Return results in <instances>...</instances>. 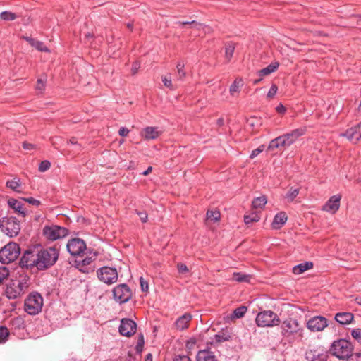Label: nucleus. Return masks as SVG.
<instances>
[{
	"label": "nucleus",
	"instance_id": "obj_1",
	"mask_svg": "<svg viewBox=\"0 0 361 361\" xmlns=\"http://www.w3.org/2000/svg\"><path fill=\"white\" fill-rule=\"evenodd\" d=\"M59 255V250L55 247L41 249L37 251V270H46L54 266Z\"/></svg>",
	"mask_w": 361,
	"mask_h": 361
},
{
	"label": "nucleus",
	"instance_id": "obj_2",
	"mask_svg": "<svg viewBox=\"0 0 361 361\" xmlns=\"http://www.w3.org/2000/svg\"><path fill=\"white\" fill-rule=\"evenodd\" d=\"M29 278L27 276L21 277L20 280L12 281L7 284L5 294L8 299L20 298L27 291L29 287Z\"/></svg>",
	"mask_w": 361,
	"mask_h": 361
},
{
	"label": "nucleus",
	"instance_id": "obj_3",
	"mask_svg": "<svg viewBox=\"0 0 361 361\" xmlns=\"http://www.w3.org/2000/svg\"><path fill=\"white\" fill-rule=\"evenodd\" d=\"M353 350L352 343L343 338L334 341L330 347L331 353L340 360H348Z\"/></svg>",
	"mask_w": 361,
	"mask_h": 361
},
{
	"label": "nucleus",
	"instance_id": "obj_4",
	"mask_svg": "<svg viewBox=\"0 0 361 361\" xmlns=\"http://www.w3.org/2000/svg\"><path fill=\"white\" fill-rule=\"evenodd\" d=\"M20 253L19 245L11 242L0 250V262L8 264L15 261Z\"/></svg>",
	"mask_w": 361,
	"mask_h": 361
},
{
	"label": "nucleus",
	"instance_id": "obj_5",
	"mask_svg": "<svg viewBox=\"0 0 361 361\" xmlns=\"http://www.w3.org/2000/svg\"><path fill=\"white\" fill-rule=\"evenodd\" d=\"M43 305V298L37 292L30 293L24 302L25 311L30 314L35 315L38 314Z\"/></svg>",
	"mask_w": 361,
	"mask_h": 361
},
{
	"label": "nucleus",
	"instance_id": "obj_6",
	"mask_svg": "<svg viewBox=\"0 0 361 361\" xmlns=\"http://www.w3.org/2000/svg\"><path fill=\"white\" fill-rule=\"evenodd\" d=\"M280 318L271 310H264L259 312L255 322L259 327H271L280 324Z\"/></svg>",
	"mask_w": 361,
	"mask_h": 361
},
{
	"label": "nucleus",
	"instance_id": "obj_7",
	"mask_svg": "<svg viewBox=\"0 0 361 361\" xmlns=\"http://www.w3.org/2000/svg\"><path fill=\"white\" fill-rule=\"evenodd\" d=\"M44 237L49 241H54L66 237L69 231L65 227L57 225H46L42 230Z\"/></svg>",
	"mask_w": 361,
	"mask_h": 361
},
{
	"label": "nucleus",
	"instance_id": "obj_8",
	"mask_svg": "<svg viewBox=\"0 0 361 361\" xmlns=\"http://www.w3.org/2000/svg\"><path fill=\"white\" fill-rule=\"evenodd\" d=\"M1 231L10 237H16L20 231L19 221L13 216L4 217L0 222Z\"/></svg>",
	"mask_w": 361,
	"mask_h": 361
},
{
	"label": "nucleus",
	"instance_id": "obj_9",
	"mask_svg": "<svg viewBox=\"0 0 361 361\" xmlns=\"http://www.w3.org/2000/svg\"><path fill=\"white\" fill-rule=\"evenodd\" d=\"M66 248L71 255L80 257L84 253L85 250L87 249V246L82 239L74 238L68 241Z\"/></svg>",
	"mask_w": 361,
	"mask_h": 361
},
{
	"label": "nucleus",
	"instance_id": "obj_10",
	"mask_svg": "<svg viewBox=\"0 0 361 361\" xmlns=\"http://www.w3.org/2000/svg\"><path fill=\"white\" fill-rule=\"evenodd\" d=\"M97 273L99 279L107 284H112L118 279V273L115 268L103 267Z\"/></svg>",
	"mask_w": 361,
	"mask_h": 361
},
{
	"label": "nucleus",
	"instance_id": "obj_11",
	"mask_svg": "<svg viewBox=\"0 0 361 361\" xmlns=\"http://www.w3.org/2000/svg\"><path fill=\"white\" fill-rule=\"evenodd\" d=\"M114 298L119 303L128 302L132 297L130 288L126 283L119 284L113 290Z\"/></svg>",
	"mask_w": 361,
	"mask_h": 361
},
{
	"label": "nucleus",
	"instance_id": "obj_12",
	"mask_svg": "<svg viewBox=\"0 0 361 361\" xmlns=\"http://www.w3.org/2000/svg\"><path fill=\"white\" fill-rule=\"evenodd\" d=\"M281 333L284 337H288L302 331L298 322L292 318L284 320L281 324Z\"/></svg>",
	"mask_w": 361,
	"mask_h": 361
},
{
	"label": "nucleus",
	"instance_id": "obj_13",
	"mask_svg": "<svg viewBox=\"0 0 361 361\" xmlns=\"http://www.w3.org/2000/svg\"><path fill=\"white\" fill-rule=\"evenodd\" d=\"M37 252L35 250H26L20 259V266L27 269L35 267L37 269Z\"/></svg>",
	"mask_w": 361,
	"mask_h": 361
},
{
	"label": "nucleus",
	"instance_id": "obj_14",
	"mask_svg": "<svg viewBox=\"0 0 361 361\" xmlns=\"http://www.w3.org/2000/svg\"><path fill=\"white\" fill-rule=\"evenodd\" d=\"M328 326V320L322 316H314L307 322V328L313 332L322 331Z\"/></svg>",
	"mask_w": 361,
	"mask_h": 361
},
{
	"label": "nucleus",
	"instance_id": "obj_15",
	"mask_svg": "<svg viewBox=\"0 0 361 361\" xmlns=\"http://www.w3.org/2000/svg\"><path fill=\"white\" fill-rule=\"evenodd\" d=\"M137 324L131 319L124 318L121 321L119 333L124 336L130 337L136 331Z\"/></svg>",
	"mask_w": 361,
	"mask_h": 361
},
{
	"label": "nucleus",
	"instance_id": "obj_16",
	"mask_svg": "<svg viewBox=\"0 0 361 361\" xmlns=\"http://www.w3.org/2000/svg\"><path fill=\"white\" fill-rule=\"evenodd\" d=\"M328 357L327 351L321 348L309 350L305 353L307 361H327Z\"/></svg>",
	"mask_w": 361,
	"mask_h": 361
},
{
	"label": "nucleus",
	"instance_id": "obj_17",
	"mask_svg": "<svg viewBox=\"0 0 361 361\" xmlns=\"http://www.w3.org/2000/svg\"><path fill=\"white\" fill-rule=\"evenodd\" d=\"M341 195H336L331 197L329 200L323 206L322 209L324 211L334 214L340 207V201Z\"/></svg>",
	"mask_w": 361,
	"mask_h": 361
},
{
	"label": "nucleus",
	"instance_id": "obj_18",
	"mask_svg": "<svg viewBox=\"0 0 361 361\" xmlns=\"http://www.w3.org/2000/svg\"><path fill=\"white\" fill-rule=\"evenodd\" d=\"M279 66V63L278 61L271 62L268 66L264 68H262L257 71V75L260 78L259 79H256L253 81L254 84H257L262 80V77L268 75L274 72H275Z\"/></svg>",
	"mask_w": 361,
	"mask_h": 361
},
{
	"label": "nucleus",
	"instance_id": "obj_19",
	"mask_svg": "<svg viewBox=\"0 0 361 361\" xmlns=\"http://www.w3.org/2000/svg\"><path fill=\"white\" fill-rule=\"evenodd\" d=\"M343 136L346 137L348 140L351 141L357 142L361 139V122L348 129Z\"/></svg>",
	"mask_w": 361,
	"mask_h": 361
},
{
	"label": "nucleus",
	"instance_id": "obj_20",
	"mask_svg": "<svg viewBox=\"0 0 361 361\" xmlns=\"http://www.w3.org/2000/svg\"><path fill=\"white\" fill-rule=\"evenodd\" d=\"M334 319L340 324L348 325L353 321L354 315L349 312H341L336 313Z\"/></svg>",
	"mask_w": 361,
	"mask_h": 361
},
{
	"label": "nucleus",
	"instance_id": "obj_21",
	"mask_svg": "<svg viewBox=\"0 0 361 361\" xmlns=\"http://www.w3.org/2000/svg\"><path fill=\"white\" fill-rule=\"evenodd\" d=\"M305 128H297L292 130L290 133L284 134L283 135L288 144L290 146L299 137L303 135L305 133Z\"/></svg>",
	"mask_w": 361,
	"mask_h": 361
},
{
	"label": "nucleus",
	"instance_id": "obj_22",
	"mask_svg": "<svg viewBox=\"0 0 361 361\" xmlns=\"http://www.w3.org/2000/svg\"><path fill=\"white\" fill-rule=\"evenodd\" d=\"M287 215L286 212H281L279 213H277L271 223V227L273 229H280L287 221Z\"/></svg>",
	"mask_w": 361,
	"mask_h": 361
},
{
	"label": "nucleus",
	"instance_id": "obj_23",
	"mask_svg": "<svg viewBox=\"0 0 361 361\" xmlns=\"http://www.w3.org/2000/svg\"><path fill=\"white\" fill-rule=\"evenodd\" d=\"M192 319V315L189 313H185L181 317H178L176 321V326L178 330L183 331L188 327V324Z\"/></svg>",
	"mask_w": 361,
	"mask_h": 361
},
{
	"label": "nucleus",
	"instance_id": "obj_24",
	"mask_svg": "<svg viewBox=\"0 0 361 361\" xmlns=\"http://www.w3.org/2000/svg\"><path fill=\"white\" fill-rule=\"evenodd\" d=\"M196 361H218L214 353L208 350H201L197 353Z\"/></svg>",
	"mask_w": 361,
	"mask_h": 361
},
{
	"label": "nucleus",
	"instance_id": "obj_25",
	"mask_svg": "<svg viewBox=\"0 0 361 361\" xmlns=\"http://www.w3.org/2000/svg\"><path fill=\"white\" fill-rule=\"evenodd\" d=\"M141 135L145 140H154L159 136L160 133L157 127L148 126L142 130Z\"/></svg>",
	"mask_w": 361,
	"mask_h": 361
},
{
	"label": "nucleus",
	"instance_id": "obj_26",
	"mask_svg": "<svg viewBox=\"0 0 361 361\" xmlns=\"http://www.w3.org/2000/svg\"><path fill=\"white\" fill-rule=\"evenodd\" d=\"M8 204L15 212H18L23 217L26 216V210L23 208V204L16 199L11 198L8 200Z\"/></svg>",
	"mask_w": 361,
	"mask_h": 361
},
{
	"label": "nucleus",
	"instance_id": "obj_27",
	"mask_svg": "<svg viewBox=\"0 0 361 361\" xmlns=\"http://www.w3.org/2000/svg\"><path fill=\"white\" fill-rule=\"evenodd\" d=\"M280 147H289L283 135L271 140L268 146V149L273 150Z\"/></svg>",
	"mask_w": 361,
	"mask_h": 361
},
{
	"label": "nucleus",
	"instance_id": "obj_28",
	"mask_svg": "<svg viewBox=\"0 0 361 361\" xmlns=\"http://www.w3.org/2000/svg\"><path fill=\"white\" fill-rule=\"evenodd\" d=\"M313 267V263L312 262H305L295 265L293 267V273L295 274H301L307 270H309Z\"/></svg>",
	"mask_w": 361,
	"mask_h": 361
},
{
	"label": "nucleus",
	"instance_id": "obj_29",
	"mask_svg": "<svg viewBox=\"0 0 361 361\" xmlns=\"http://www.w3.org/2000/svg\"><path fill=\"white\" fill-rule=\"evenodd\" d=\"M235 49V44L233 42H228L225 44V58L228 62L231 61Z\"/></svg>",
	"mask_w": 361,
	"mask_h": 361
},
{
	"label": "nucleus",
	"instance_id": "obj_30",
	"mask_svg": "<svg viewBox=\"0 0 361 361\" xmlns=\"http://www.w3.org/2000/svg\"><path fill=\"white\" fill-rule=\"evenodd\" d=\"M6 185L15 192H21V191L18 190V188L21 185V181L18 177H15L13 180H7Z\"/></svg>",
	"mask_w": 361,
	"mask_h": 361
},
{
	"label": "nucleus",
	"instance_id": "obj_31",
	"mask_svg": "<svg viewBox=\"0 0 361 361\" xmlns=\"http://www.w3.org/2000/svg\"><path fill=\"white\" fill-rule=\"evenodd\" d=\"M267 202V199L265 195L256 197L253 200L252 205L254 209H262Z\"/></svg>",
	"mask_w": 361,
	"mask_h": 361
},
{
	"label": "nucleus",
	"instance_id": "obj_32",
	"mask_svg": "<svg viewBox=\"0 0 361 361\" xmlns=\"http://www.w3.org/2000/svg\"><path fill=\"white\" fill-rule=\"evenodd\" d=\"M252 276L250 274H243L241 272H234L233 274V279L237 282H246L249 283Z\"/></svg>",
	"mask_w": 361,
	"mask_h": 361
},
{
	"label": "nucleus",
	"instance_id": "obj_33",
	"mask_svg": "<svg viewBox=\"0 0 361 361\" xmlns=\"http://www.w3.org/2000/svg\"><path fill=\"white\" fill-rule=\"evenodd\" d=\"M231 339V335L227 331H220L217 334L214 335V340L215 343H221L228 341Z\"/></svg>",
	"mask_w": 361,
	"mask_h": 361
},
{
	"label": "nucleus",
	"instance_id": "obj_34",
	"mask_svg": "<svg viewBox=\"0 0 361 361\" xmlns=\"http://www.w3.org/2000/svg\"><path fill=\"white\" fill-rule=\"evenodd\" d=\"M243 85V81L241 78H237L230 86V93L234 95L235 93L239 92L240 88Z\"/></svg>",
	"mask_w": 361,
	"mask_h": 361
},
{
	"label": "nucleus",
	"instance_id": "obj_35",
	"mask_svg": "<svg viewBox=\"0 0 361 361\" xmlns=\"http://www.w3.org/2000/svg\"><path fill=\"white\" fill-rule=\"evenodd\" d=\"M260 219V216L257 212H252L250 214L244 216V222L246 224H250L253 222H257Z\"/></svg>",
	"mask_w": 361,
	"mask_h": 361
},
{
	"label": "nucleus",
	"instance_id": "obj_36",
	"mask_svg": "<svg viewBox=\"0 0 361 361\" xmlns=\"http://www.w3.org/2000/svg\"><path fill=\"white\" fill-rule=\"evenodd\" d=\"M299 191V188L291 187L286 194L285 198L289 202H293L295 200V198L298 195Z\"/></svg>",
	"mask_w": 361,
	"mask_h": 361
},
{
	"label": "nucleus",
	"instance_id": "obj_37",
	"mask_svg": "<svg viewBox=\"0 0 361 361\" xmlns=\"http://www.w3.org/2000/svg\"><path fill=\"white\" fill-rule=\"evenodd\" d=\"M18 16L13 12L5 11L0 13V18L4 21H11L16 19Z\"/></svg>",
	"mask_w": 361,
	"mask_h": 361
},
{
	"label": "nucleus",
	"instance_id": "obj_38",
	"mask_svg": "<svg viewBox=\"0 0 361 361\" xmlns=\"http://www.w3.org/2000/svg\"><path fill=\"white\" fill-rule=\"evenodd\" d=\"M184 64L182 62H178L176 65L177 68V78L179 80H183L185 78L186 73L184 70Z\"/></svg>",
	"mask_w": 361,
	"mask_h": 361
},
{
	"label": "nucleus",
	"instance_id": "obj_39",
	"mask_svg": "<svg viewBox=\"0 0 361 361\" xmlns=\"http://www.w3.org/2000/svg\"><path fill=\"white\" fill-rule=\"evenodd\" d=\"M247 310V307L240 306L234 310L232 316L233 318L243 317L245 315V314L246 313Z\"/></svg>",
	"mask_w": 361,
	"mask_h": 361
},
{
	"label": "nucleus",
	"instance_id": "obj_40",
	"mask_svg": "<svg viewBox=\"0 0 361 361\" xmlns=\"http://www.w3.org/2000/svg\"><path fill=\"white\" fill-rule=\"evenodd\" d=\"M9 331L5 326H0V344L4 343L9 336Z\"/></svg>",
	"mask_w": 361,
	"mask_h": 361
},
{
	"label": "nucleus",
	"instance_id": "obj_41",
	"mask_svg": "<svg viewBox=\"0 0 361 361\" xmlns=\"http://www.w3.org/2000/svg\"><path fill=\"white\" fill-rule=\"evenodd\" d=\"M144 345H145L144 336L142 334H140L138 336L137 341L136 345H135V350H136L137 353L141 354V353L143 350Z\"/></svg>",
	"mask_w": 361,
	"mask_h": 361
},
{
	"label": "nucleus",
	"instance_id": "obj_42",
	"mask_svg": "<svg viewBox=\"0 0 361 361\" xmlns=\"http://www.w3.org/2000/svg\"><path fill=\"white\" fill-rule=\"evenodd\" d=\"M220 216H221L220 212L216 210H215V211L209 210L207 212V219H210V220L213 221L214 222L219 221L220 219Z\"/></svg>",
	"mask_w": 361,
	"mask_h": 361
},
{
	"label": "nucleus",
	"instance_id": "obj_43",
	"mask_svg": "<svg viewBox=\"0 0 361 361\" xmlns=\"http://www.w3.org/2000/svg\"><path fill=\"white\" fill-rule=\"evenodd\" d=\"M32 47H35L36 49L40 51L50 52V50L44 45L42 42L37 39L35 40V42H33Z\"/></svg>",
	"mask_w": 361,
	"mask_h": 361
},
{
	"label": "nucleus",
	"instance_id": "obj_44",
	"mask_svg": "<svg viewBox=\"0 0 361 361\" xmlns=\"http://www.w3.org/2000/svg\"><path fill=\"white\" fill-rule=\"evenodd\" d=\"M93 259L92 257H87L84 259L79 262L78 266L80 267V270L83 272H88L87 270H85L82 268L85 266L90 265L92 262Z\"/></svg>",
	"mask_w": 361,
	"mask_h": 361
},
{
	"label": "nucleus",
	"instance_id": "obj_45",
	"mask_svg": "<svg viewBox=\"0 0 361 361\" xmlns=\"http://www.w3.org/2000/svg\"><path fill=\"white\" fill-rule=\"evenodd\" d=\"M178 24H179L180 25H182V26H184V25H191L192 27L200 30V27L202 26V25L201 23H197L196 21L195 20H192V21H179L177 23Z\"/></svg>",
	"mask_w": 361,
	"mask_h": 361
},
{
	"label": "nucleus",
	"instance_id": "obj_46",
	"mask_svg": "<svg viewBox=\"0 0 361 361\" xmlns=\"http://www.w3.org/2000/svg\"><path fill=\"white\" fill-rule=\"evenodd\" d=\"M51 166V164L49 161L44 160L40 162L39 165V171L41 172H44L47 171Z\"/></svg>",
	"mask_w": 361,
	"mask_h": 361
},
{
	"label": "nucleus",
	"instance_id": "obj_47",
	"mask_svg": "<svg viewBox=\"0 0 361 361\" xmlns=\"http://www.w3.org/2000/svg\"><path fill=\"white\" fill-rule=\"evenodd\" d=\"M264 149V145H261L257 148L253 149L250 155V159H253L262 152Z\"/></svg>",
	"mask_w": 361,
	"mask_h": 361
},
{
	"label": "nucleus",
	"instance_id": "obj_48",
	"mask_svg": "<svg viewBox=\"0 0 361 361\" xmlns=\"http://www.w3.org/2000/svg\"><path fill=\"white\" fill-rule=\"evenodd\" d=\"M9 275V271L6 267H0V283Z\"/></svg>",
	"mask_w": 361,
	"mask_h": 361
},
{
	"label": "nucleus",
	"instance_id": "obj_49",
	"mask_svg": "<svg viewBox=\"0 0 361 361\" xmlns=\"http://www.w3.org/2000/svg\"><path fill=\"white\" fill-rule=\"evenodd\" d=\"M162 82L164 83V85L170 90H174L175 87H173L172 84V81L171 79V77L167 78L166 76L162 77Z\"/></svg>",
	"mask_w": 361,
	"mask_h": 361
},
{
	"label": "nucleus",
	"instance_id": "obj_50",
	"mask_svg": "<svg viewBox=\"0 0 361 361\" xmlns=\"http://www.w3.org/2000/svg\"><path fill=\"white\" fill-rule=\"evenodd\" d=\"M351 335L355 340L361 343V329L357 328L353 329L351 331Z\"/></svg>",
	"mask_w": 361,
	"mask_h": 361
},
{
	"label": "nucleus",
	"instance_id": "obj_51",
	"mask_svg": "<svg viewBox=\"0 0 361 361\" xmlns=\"http://www.w3.org/2000/svg\"><path fill=\"white\" fill-rule=\"evenodd\" d=\"M135 213L139 216L140 219L142 223H146L147 221L148 214H147V212L145 211L140 212V211L136 210Z\"/></svg>",
	"mask_w": 361,
	"mask_h": 361
},
{
	"label": "nucleus",
	"instance_id": "obj_52",
	"mask_svg": "<svg viewBox=\"0 0 361 361\" xmlns=\"http://www.w3.org/2000/svg\"><path fill=\"white\" fill-rule=\"evenodd\" d=\"M45 89V80L42 79H38L36 85V90L42 92Z\"/></svg>",
	"mask_w": 361,
	"mask_h": 361
},
{
	"label": "nucleus",
	"instance_id": "obj_53",
	"mask_svg": "<svg viewBox=\"0 0 361 361\" xmlns=\"http://www.w3.org/2000/svg\"><path fill=\"white\" fill-rule=\"evenodd\" d=\"M277 90H278L277 86L275 84H273L271 86V87L267 93V97H269V98L274 97V96L276 94Z\"/></svg>",
	"mask_w": 361,
	"mask_h": 361
},
{
	"label": "nucleus",
	"instance_id": "obj_54",
	"mask_svg": "<svg viewBox=\"0 0 361 361\" xmlns=\"http://www.w3.org/2000/svg\"><path fill=\"white\" fill-rule=\"evenodd\" d=\"M140 287H141L142 291L147 292L149 288L148 283L142 276L140 277Z\"/></svg>",
	"mask_w": 361,
	"mask_h": 361
},
{
	"label": "nucleus",
	"instance_id": "obj_55",
	"mask_svg": "<svg viewBox=\"0 0 361 361\" xmlns=\"http://www.w3.org/2000/svg\"><path fill=\"white\" fill-rule=\"evenodd\" d=\"M23 200L24 201L28 202L29 204H31L37 206V207L39 206L41 204L39 200L35 199L33 197L23 198Z\"/></svg>",
	"mask_w": 361,
	"mask_h": 361
},
{
	"label": "nucleus",
	"instance_id": "obj_56",
	"mask_svg": "<svg viewBox=\"0 0 361 361\" xmlns=\"http://www.w3.org/2000/svg\"><path fill=\"white\" fill-rule=\"evenodd\" d=\"M177 269L180 274H185V273L188 272V271H189L188 269V267L185 264H183V263L178 264L177 265Z\"/></svg>",
	"mask_w": 361,
	"mask_h": 361
},
{
	"label": "nucleus",
	"instance_id": "obj_57",
	"mask_svg": "<svg viewBox=\"0 0 361 361\" xmlns=\"http://www.w3.org/2000/svg\"><path fill=\"white\" fill-rule=\"evenodd\" d=\"M349 361H361V353H356L351 354L350 357L348 359Z\"/></svg>",
	"mask_w": 361,
	"mask_h": 361
},
{
	"label": "nucleus",
	"instance_id": "obj_58",
	"mask_svg": "<svg viewBox=\"0 0 361 361\" xmlns=\"http://www.w3.org/2000/svg\"><path fill=\"white\" fill-rule=\"evenodd\" d=\"M173 361H191V360L187 355H178L175 357Z\"/></svg>",
	"mask_w": 361,
	"mask_h": 361
},
{
	"label": "nucleus",
	"instance_id": "obj_59",
	"mask_svg": "<svg viewBox=\"0 0 361 361\" xmlns=\"http://www.w3.org/2000/svg\"><path fill=\"white\" fill-rule=\"evenodd\" d=\"M140 67V64L139 62H137V61L134 62L132 65V68H131L132 73L133 75L136 74L137 73Z\"/></svg>",
	"mask_w": 361,
	"mask_h": 361
},
{
	"label": "nucleus",
	"instance_id": "obj_60",
	"mask_svg": "<svg viewBox=\"0 0 361 361\" xmlns=\"http://www.w3.org/2000/svg\"><path fill=\"white\" fill-rule=\"evenodd\" d=\"M129 133V130L125 127H121L118 130L120 136L126 137Z\"/></svg>",
	"mask_w": 361,
	"mask_h": 361
},
{
	"label": "nucleus",
	"instance_id": "obj_61",
	"mask_svg": "<svg viewBox=\"0 0 361 361\" xmlns=\"http://www.w3.org/2000/svg\"><path fill=\"white\" fill-rule=\"evenodd\" d=\"M276 111L280 114H283L286 113V107L282 104H279L276 108Z\"/></svg>",
	"mask_w": 361,
	"mask_h": 361
},
{
	"label": "nucleus",
	"instance_id": "obj_62",
	"mask_svg": "<svg viewBox=\"0 0 361 361\" xmlns=\"http://www.w3.org/2000/svg\"><path fill=\"white\" fill-rule=\"evenodd\" d=\"M196 343V340L195 338H191L186 343V348L188 349H191Z\"/></svg>",
	"mask_w": 361,
	"mask_h": 361
},
{
	"label": "nucleus",
	"instance_id": "obj_63",
	"mask_svg": "<svg viewBox=\"0 0 361 361\" xmlns=\"http://www.w3.org/2000/svg\"><path fill=\"white\" fill-rule=\"evenodd\" d=\"M23 147L25 149L30 150V149H32L35 148V145L33 144H32V143L24 142L23 143Z\"/></svg>",
	"mask_w": 361,
	"mask_h": 361
},
{
	"label": "nucleus",
	"instance_id": "obj_64",
	"mask_svg": "<svg viewBox=\"0 0 361 361\" xmlns=\"http://www.w3.org/2000/svg\"><path fill=\"white\" fill-rule=\"evenodd\" d=\"M25 40H26L31 46L32 45L33 42H35V39L32 38L30 37H23Z\"/></svg>",
	"mask_w": 361,
	"mask_h": 361
}]
</instances>
